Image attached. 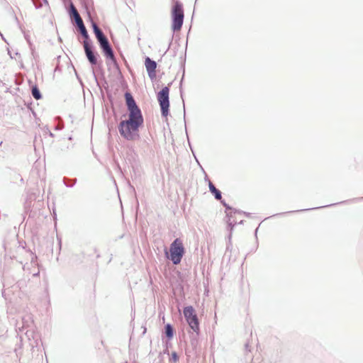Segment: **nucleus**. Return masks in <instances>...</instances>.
Returning a JSON list of instances; mask_svg holds the SVG:
<instances>
[{
    "label": "nucleus",
    "mask_w": 363,
    "mask_h": 363,
    "mask_svg": "<svg viewBox=\"0 0 363 363\" xmlns=\"http://www.w3.org/2000/svg\"><path fill=\"white\" fill-rule=\"evenodd\" d=\"M183 313L190 328L198 335L200 331L199 322L194 308L191 306H186Z\"/></svg>",
    "instance_id": "nucleus-6"
},
{
    "label": "nucleus",
    "mask_w": 363,
    "mask_h": 363,
    "mask_svg": "<svg viewBox=\"0 0 363 363\" xmlns=\"http://www.w3.org/2000/svg\"><path fill=\"white\" fill-rule=\"evenodd\" d=\"M172 28L173 31L180 30L184 21V11L182 4L177 1L172 11Z\"/></svg>",
    "instance_id": "nucleus-5"
},
{
    "label": "nucleus",
    "mask_w": 363,
    "mask_h": 363,
    "mask_svg": "<svg viewBox=\"0 0 363 363\" xmlns=\"http://www.w3.org/2000/svg\"><path fill=\"white\" fill-rule=\"evenodd\" d=\"M164 332H165V335L166 336L169 338V339H171L173 337V335H174V329L172 328V326L170 325V324H167L165 326H164Z\"/></svg>",
    "instance_id": "nucleus-11"
},
{
    "label": "nucleus",
    "mask_w": 363,
    "mask_h": 363,
    "mask_svg": "<svg viewBox=\"0 0 363 363\" xmlns=\"http://www.w3.org/2000/svg\"><path fill=\"white\" fill-rule=\"evenodd\" d=\"M79 30L81 35H82V37L84 38V41H86L87 43H89V44L91 43V41L89 39V36L88 32L86 29V27L84 26V27L79 29Z\"/></svg>",
    "instance_id": "nucleus-13"
},
{
    "label": "nucleus",
    "mask_w": 363,
    "mask_h": 363,
    "mask_svg": "<svg viewBox=\"0 0 363 363\" xmlns=\"http://www.w3.org/2000/svg\"><path fill=\"white\" fill-rule=\"evenodd\" d=\"M74 20L75 21L76 26H77L78 29H80L85 26L81 16L78 17V18H75V19H74Z\"/></svg>",
    "instance_id": "nucleus-15"
},
{
    "label": "nucleus",
    "mask_w": 363,
    "mask_h": 363,
    "mask_svg": "<svg viewBox=\"0 0 363 363\" xmlns=\"http://www.w3.org/2000/svg\"><path fill=\"white\" fill-rule=\"evenodd\" d=\"M172 358L173 359V360H174V362H176V361H177V360H178V356H177V353H176V352H173V353L172 354Z\"/></svg>",
    "instance_id": "nucleus-18"
},
{
    "label": "nucleus",
    "mask_w": 363,
    "mask_h": 363,
    "mask_svg": "<svg viewBox=\"0 0 363 363\" xmlns=\"http://www.w3.org/2000/svg\"><path fill=\"white\" fill-rule=\"evenodd\" d=\"M125 99L127 108L129 112L128 119L126 121H128L130 125H133V126H138L140 128L144 122L141 110L136 104V102L130 93L126 92L125 94Z\"/></svg>",
    "instance_id": "nucleus-2"
},
{
    "label": "nucleus",
    "mask_w": 363,
    "mask_h": 363,
    "mask_svg": "<svg viewBox=\"0 0 363 363\" xmlns=\"http://www.w3.org/2000/svg\"><path fill=\"white\" fill-rule=\"evenodd\" d=\"M139 128L130 125L128 121H121L118 125V131L122 137L128 140H135L139 138L138 133Z\"/></svg>",
    "instance_id": "nucleus-3"
},
{
    "label": "nucleus",
    "mask_w": 363,
    "mask_h": 363,
    "mask_svg": "<svg viewBox=\"0 0 363 363\" xmlns=\"http://www.w3.org/2000/svg\"><path fill=\"white\" fill-rule=\"evenodd\" d=\"M307 209H305L304 211H306ZM303 210H301L300 211H302ZM298 211H289V212H286V213H283V214H286V213H294V212H298ZM279 215H282V213H280Z\"/></svg>",
    "instance_id": "nucleus-21"
},
{
    "label": "nucleus",
    "mask_w": 363,
    "mask_h": 363,
    "mask_svg": "<svg viewBox=\"0 0 363 363\" xmlns=\"http://www.w3.org/2000/svg\"><path fill=\"white\" fill-rule=\"evenodd\" d=\"M22 321H23V323L26 322L25 318H22Z\"/></svg>",
    "instance_id": "nucleus-25"
},
{
    "label": "nucleus",
    "mask_w": 363,
    "mask_h": 363,
    "mask_svg": "<svg viewBox=\"0 0 363 363\" xmlns=\"http://www.w3.org/2000/svg\"><path fill=\"white\" fill-rule=\"evenodd\" d=\"M208 187H209L210 191L214 195L215 199L216 200H220L222 198V194H221L220 191L217 189L211 181H208Z\"/></svg>",
    "instance_id": "nucleus-10"
},
{
    "label": "nucleus",
    "mask_w": 363,
    "mask_h": 363,
    "mask_svg": "<svg viewBox=\"0 0 363 363\" xmlns=\"http://www.w3.org/2000/svg\"><path fill=\"white\" fill-rule=\"evenodd\" d=\"M64 128L63 123L62 121H60L59 123L56 125L55 130H60Z\"/></svg>",
    "instance_id": "nucleus-17"
},
{
    "label": "nucleus",
    "mask_w": 363,
    "mask_h": 363,
    "mask_svg": "<svg viewBox=\"0 0 363 363\" xmlns=\"http://www.w3.org/2000/svg\"><path fill=\"white\" fill-rule=\"evenodd\" d=\"M25 38H26V40H27V42H28V43H30L29 38H28V36L27 35H25Z\"/></svg>",
    "instance_id": "nucleus-22"
},
{
    "label": "nucleus",
    "mask_w": 363,
    "mask_h": 363,
    "mask_svg": "<svg viewBox=\"0 0 363 363\" xmlns=\"http://www.w3.org/2000/svg\"><path fill=\"white\" fill-rule=\"evenodd\" d=\"M49 135H50L51 137H53V136H54L53 133H52V132H50V131H49Z\"/></svg>",
    "instance_id": "nucleus-24"
},
{
    "label": "nucleus",
    "mask_w": 363,
    "mask_h": 363,
    "mask_svg": "<svg viewBox=\"0 0 363 363\" xmlns=\"http://www.w3.org/2000/svg\"><path fill=\"white\" fill-rule=\"evenodd\" d=\"M31 93H32L33 97L36 100H39L42 98L40 91L39 89L37 87V86H33L32 87Z\"/></svg>",
    "instance_id": "nucleus-12"
},
{
    "label": "nucleus",
    "mask_w": 363,
    "mask_h": 363,
    "mask_svg": "<svg viewBox=\"0 0 363 363\" xmlns=\"http://www.w3.org/2000/svg\"><path fill=\"white\" fill-rule=\"evenodd\" d=\"M44 1L47 2V0H44Z\"/></svg>",
    "instance_id": "nucleus-27"
},
{
    "label": "nucleus",
    "mask_w": 363,
    "mask_h": 363,
    "mask_svg": "<svg viewBox=\"0 0 363 363\" xmlns=\"http://www.w3.org/2000/svg\"><path fill=\"white\" fill-rule=\"evenodd\" d=\"M92 28L95 36L99 43L100 48L102 50L106 57L111 61L113 66L118 69V65L117 63L116 59L114 56L113 50L110 45V43L107 38V37L104 35L103 31L99 28L97 24L94 22H92Z\"/></svg>",
    "instance_id": "nucleus-1"
},
{
    "label": "nucleus",
    "mask_w": 363,
    "mask_h": 363,
    "mask_svg": "<svg viewBox=\"0 0 363 363\" xmlns=\"http://www.w3.org/2000/svg\"><path fill=\"white\" fill-rule=\"evenodd\" d=\"M236 224V223H233V222L231 220L230 218H229V220H228V225H235Z\"/></svg>",
    "instance_id": "nucleus-20"
},
{
    "label": "nucleus",
    "mask_w": 363,
    "mask_h": 363,
    "mask_svg": "<svg viewBox=\"0 0 363 363\" xmlns=\"http://www.w3.org/2000/svg\"><path fill=\"white\" fill-rule=\"evenodd\" d=\"M145 65L147 72L148 76L151 79H153L156 77V68L157 63L155 61L151 60L149 57H147L145 60Z\"/></svg>",
    "instance_id": "nucleus-9"
},
{
    "label": "nucleus",
    "mask_w": 363,
    "mask_h": 363,
    "mask_svg": "<svg viewBox=\"0 0 363 363\" xmlns=\"http://www.w3.org/2000/svg\"><path fill=\"white\" fill-rule=\"evenodd\" d=\"M39 273H40V272H39V271L38 270V271L36 272V273H34V274H33V276H36V277H37V276H38V275H39Z\"/></svg>",
    "instance_id": "nucleus-23"
},
{
    "label": "nucleus",
    "mask_w": 363,
    "mask_h": 363,
    "mask_svg": "<svg viewBox=\"0 0 363 363\" xmlns=\"http://www.w3.org/2000/svg\"><path fill=\"white\" fill-rule=\"evenodd\" d=\"M170 257L173 264H178L181 262L182 257L184 254V247L182 241L179 238H176L170 245L169 247Z\"/></svg>",
    "instance_id": "nucleus-4"
},
{
    "label": "nucleus",
    "mask_w": 363,
    "mask_h": 363,
    "mask_svg": "<svg viewBox=\"0 0 363 363\" xmlns=\"http://www.w3.org/2000/svg\"><path fill=\"white\" fill-rule=\"evenodd\" d=\"M69 15L74 18L75 19V18H78V17H80V15L79 13H78L77 9L75 8V6H74V4L72 3L70 4V7H69Z\"/></svg>",
    "instance_id": "nucleus-14"
},
{
    "label": "nucleus",
    "mask_w": 363,
    "mask_h": 363,
    "mask_svg": "<svg viewBox=\"0 0 363 363\" xmlns=\"http://www.w3.org/2000/svg\"><path fill=\"white\" fill-rule=\"evenodd\" d=\"M83 46L86 57L91 65H96L97 64V53L94 52L92 48V44L87 43L86 41H84Z\"/></svg>",
    "instance_id": "nucleus-8"
},
{
    "label": "nucleus",
    "mask_w": 363,
    "mask_h": 363,
    "mask_svg": "<svg viewBox=\"0 0 363 363\" xmlns=\"http://www.w3.org/2000/svg\"><path fill=\"white\" fill-rule=\"evenodd\" d=\"M169 89L164 86L157 94V100L160 106L161 113L163 117H167L169 114Z\"/></svg>",
    "instance_id": "nucleus-7"
},
{
    "label": "nucleus",
    "mask_w": 363,
    "mask_h": 363,
    "mask_svg": "<svg viewBox=\"0 0 363 363\" xmlns=\"http://www.w3.org/2000/svg\"><path fill=\"white\" fill-rule=\"evenodd\" d=\"M222 204L225 207L227 210H231V207L228 205L225 201H221Z\"/></svg>",
    "instance_id": "nucleus-19"
},
{
    "label": "nucleus",
    "mask_w": 363,
    "mask_h": 363,
    "mask_svg": "<svg viewBox=\"0 0 363 363\" xmlns=\"http://www.w3.org/2000/svg\"><path fill=\"white\" fill-rule=\"evenodd\" d=\"M70 181H71L70 179H66V178H65V179H64V180H63L64 184H65L67 186H68V187H72V186H73L74 185V184L76 183L77 179H75L72 180V183H71V182H69Z\"/></svg>",
    "instance_id": "nucleus-16"
},
{
    "label": "nucleus",
    "mask_w": 363,
    "mask_h": 363,
    "mask_svg": "<svg viewBox=\"0 0 363 363\" xmlns=\"http://www.w3.org/2000/svg\"><path fill=\"white\" fill-rule=\"evenodd\" d=\"M94 77L96 78V74H94V72L93 71Z\"/></svg>",
    "instance_id": "nucleus-26"
}]
</instances>
